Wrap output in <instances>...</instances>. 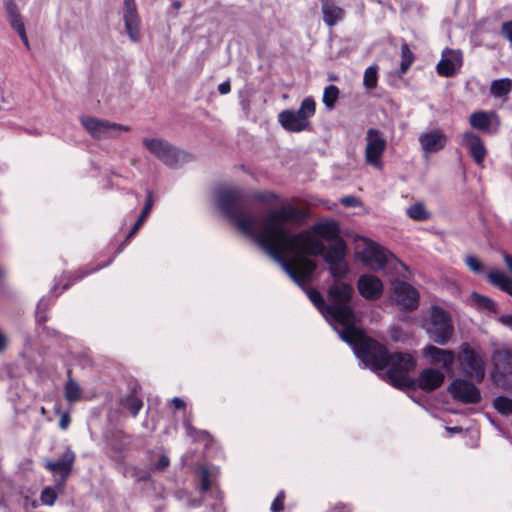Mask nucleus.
Here are the masks:
<instances>
[{"label": "nucleus", "mask_w": 512, "mask_h": 512, "mask_svg": "<svg viewBox=\"0 0 512 512\" xmlns=\"http://www.w3.org/2000/svg\"><path fill=\"white\" fill-rule=\"evenodd\" d=\"M217 206L242 233L253 238L306 291L311 302L326 318L325 307L328 304L321 293L305 288L317 268L316 262L307 256H322L335 279L349 272L346 261L348 247L339 236L337 222L315 223L309 229L292 234L287 225L300 217L298 208L293 205L282 206L259 218L246 208L243 193L236 188L219 190Z\"/></svg>", "instance_id": "f257e3e1"}, {"label": "nucleus", "mask_w": 512, "mask_h": 512, "mask_svg": "<svg viewBox=\"0 0 512 512\" xmlns=\"http://www.w3.org/2000/svg\"><path fill=\"white\" fill-rule=\"evenodd\" d=\"M356 356L375 371L388 370L385 375L389 382L397 388H411L414 386V379L408 373L415 369L416 360L409 353H389L388 350L377 341L365 334L351 346Z\"/></svg>", "instance_id": "f03ea898"}, {"label": "nucleus", "mask_w": 512, "mask_h": 512, "mask_svg": "<svg viewBox=\"0 0 512 512\" xmlns=\"http://www.w3.org/2000/svg\"><path fill=\"white\" fill-rule=\"evenodd\" d=\"M353 294V287L336 280L328 290V305L325 307L326 319L332 325L341 327L338 330L340 338L350 346L355 345L365 334L356 326L357 317L349 305Z\"/></svg>", "instance_id": "7ed1b4c3"}, {"label": "nucleus", "mask_w": 512, "mask_h": 512, "mask_svg": "<svg viewBox=\"0 0 512 512\" xmlns=\"http://www.w3.org/2000/svg\"><path fill=\"white\" fill-rule=\"evenodd\" d=\"M316 112V102L312 97H306L297 110H283L278 114L281 126L293 133H299L310 127V118Z\"/></svg>", "instance_id": "20e7f679"}, {"label": "nucleus", "mask_w": 512, "mask_h": 512, "mask_svg": "<svg viewBox=\"0 0 512 512\" xmlns=\"http://www.w3.org/2000/svg\"><path fill=\"white\" fill-rule=\"evenodd\" d=\"M142 143L152 155L165 165L173 168H176L191 159L188 153L160 138H144Z\"/></svg>", "instance_id": "39448f33"}, {"label": "nucleus", "mask_w": 512, "mask_h": 512, "mask_svg": "<svg viewBox=\"0 0 512 512\" xmlns=\"http://www.w3.org/2000/svg\"><path fill=\"white\" fill-rule=\"evenodd\" d=\"M427 332L434 342L445 345L451 339L454 327L449 314L438 306H433L430 311V321Z\"/></svg>", "instance_id": "423d86ee"}, {"label": "nucleus", "mask_w": 512, "mask_h": 512, "mask_svg": "<svg viewBox=\"0 0 512 512\" xmlns=\"http://www.w3.org/2000/svg\"><path fill=\"white\" fill-rule=\"evenodd\" d=\"M81 124L88 133L95 139L116 138L123 132H129L131 128L126 125L98 119L95 117L83 116Z\"/></svg>", "instance_id": "0eeeda50"}, {"label": "nucleus", "mask_w": 512, "mask_h": 512, "mask_svg": "<svg viewBox=\"0 0 512 512\" xmlns=\"http://www.w3.org/2000/svg\"><path fill=\"white\" fill-rule=\"evenodd\" d=\"M365 162L367 165L382 170V156L386 150L387 141L381 131L370 128L366 132Z\"/></svg>", "instance_id": "6e6552de"}, {"label": "nucleus", "mask_w": 512, "mask_h": 512, "mask_svg": "<svg viewBox=\"0 0 512 512\" xmlns=\"http://www.w3.org/2000/svg\"><path fill=\"white\" fill-rule=\"evenodd\" d=\"M392 298L397 305L405 310H414L419 304L418 291L403 281H395L393 283Z\"/></svg>", "instance_id": "1a4fd4ad"}, {"label": "nucleus", "mask_w": 512, "mask_h": 512, "mask_svg": "<svg viewBox=\"0 0 512 512\" xmlns=\"http://www.w3.org/2000/svg\"><path fill=\"white\" fill-rule=\"evenodd\" d=\"M389 252L382 246L372 241H367L366 246L360 252L363 264L371 270H380L387 263Z\"/></svg>", "instance_id": "9d476101"}, {"label": "nucleus", "mask_w": 512, "mask_h": 512, "mask_svg": "<svg viewBox=\"0 0 512 512\" xmlns=\"http://www.w3.org/2000/svg\"><path fill=\"white\" fill-rule=\"evenodd\" d=\"M74 460V452L67 449L57 461H47L45 463V467L48 470L54 475L60 476V478L56 480V487L60 491L64 488L65 482L72 471Z\"/></svg>", "instance_id": "9b49d317"}, {"label": "nucleus", "mask_w": 512, "mask_h": 512, "mask_svg": "<svg viewBox=\"0 0 512 512\" xmlns=\"http://www.w3.org/2000/svg\"><path fill=\"white\" fill-rule=\"evenodd\" d=\"M461 145L467 149L475 164L483 167L487 157V148L481 137L473 131H465L460 135Z\"/></svg>", "instance_id": "f8f14e48"}, {"label": "nucleus", "mask_w": 512, "mask_h": 512, "mask_svg": "<svg viewBox=\"0 0 512 512\" xmlns=\"http://www.w3.org/2000/svg\"><path fill=\"white\" fill-rule=\"evenodd\" d=\"M462 365L465 373L475 379L481 381L485 376V366L482 358L469 346L462 345Z\"/></svg>", "instance_id": "ddd939ff"}, {"label": "nucleus", "mask_w": 512, "mask_h": 512, "mask_svg": "<svg viewBox=\"0 0 512 512\" xmlns=\"http://www.w3.org/2000/svg\"><path fill=\"white\" fill-rule=\"evenodd\" d=\"M448 391L452 397L463 403H477L480 401V391L471 382L463 379H455L448 386Z\"/></svg>", "instance_id": "4468645a"}, {"label": "nucleus", "mask_w": 512, "mask_h": 512, "mask_svg": "<svg viewBox=\"0 0 512 512\" xmlns=\"http://www.w3.org/2000/svg\"><path fill=\"white\" fill-rule=\"evenodd\" d=\"M469 124L472 128L491 134L497 133L500 127V118L493 111H476L470 114Z\"/></svg>", "instance_id": "2eb2a0df"}, {"label": "nucleus", "mask_w": 512, "mask_h": 512, "mask_svg": "<svg viewBox=\"0 0 512 512\" xmlns=\"http://www.w3.org/2000/svg\"><path fill=\"white\" fill-rule=\"evenodd\" d=\"M462 66V53L459 50L445 49L437 64V72L444 77L453 76Z\"/></svg>", "instance_id": "dca6fc26"}, {"label": "nucleus", "mask_w": 512, "mask_h": 512, "mask_svg": "<svg viewBox=\"0 0 512 512\" xmlns=\"http://www.w3.org/2000/svg\"><path fill=\"white\" fill-rule=\"evenodd\" d=\"M444 374L434 368H426L419 374L418 378L414 380V386L426 392L433 391L440 387L444 382Z\"/></svg>", "instance_id": "f3484780"}, {"label": "nucleus", "mask_w": 512, "mask_h": 512, "mask_svg": "<svg viewBox=\"0 0 512 512\" xmlns=\"http://www.w3.org/2000/svg\"><path fill=\"white\" fill-rule=\"evenodd\" d=\"M419 142L426 153H435L442 150L447 143L446 135L439 129H433L422 133Z\"/></svg>", "instance_id": "a211bd4d"}, {"label": "nucleus", "mask_w": 512, "mask_h": 512, "mask_svg": "<svg viewBox=\"0 0 512 512\" xmlns=\"http://www.w3.org/2000/svg\"><path fill=\"white\" fill-rule=\"evenodd\" d=\"M359 293L366 299H378L383 291L381 280L374 275H362L357 283Z\"/></svg>", "instance_id": "6ab92c4d"}, {"label": "nucleus", "mask_w": 512, "mask_h": 512, "mask_svg": "<svg viewBox=\"0 0 512 512\" xmlns=\"http://www.w3.org/2000/svg\"><path fill=\"white\" fill-rule=\"evenodd\" d=\"M123 22L125 26V31L129 37V39L138 43L141 41V21L139 15L137 13L136 7L133 8H123Z\"/></svg>", "instance_id": "aec40b11"}, {"label": "nucleus", "mask_w": 512, "mask_h": 512, "mask_svg": "<svg viewBox=\"0 0 512 512\" xmlns=\"http://www.w3.org/2000/svg\"><path fill=\"white\" fill-rule=\"evenodd\" d=\"M423 355L431 361L438 363L443 369L449 371L455 361V354L451 350L441 349L433 345H428L423 349Z\"/></svg>", "instance_id": "412c9836"}, {"label": "nucleus", "mask_w": 512, "mask_h": 512, "mask_svg": "<svg viewBox=\"0 0 512 512\" xmlns=\"http://www.w3.org/2000/svg\"><path fill=\"white\" fill-rule=\"evenodd\" d=\"M492 361L498 373L505 375L512 371V351L508 348L497 349Z\"/></svg>", "instance_id": "4be33fe9"}, {"label": "nucleus", "mask_w": 512, "mask_h": 512, "mask_svg": "<svg viewBox=\"0 0 512 512\" xmlns=\"http://www.w3.org/2000/svg\"><path fill=\"white\" fill-rule=\"evenodd\" d=\"M322 14L323 21L329 27H332L343 18L344 11L339 6H336L332 2L325 0L322 1Z\"/></svg>", "instance_id": "5701e85b"}, {"label": "nucleus", "mask_w": 512, "mask_h": 512, "mask_svg": "<svg viewBox=\"0 0 512 512\" xmlns=\"http://www.w3.org/2000/svg\"><path fill=\"white\" fill-rule=\"evenodd\" d=\"M487 277L490 283L512 296V279L507 275L500 271H491Z\"/></svg>", "instance_id": "b1692460"}, {"label": "nucleus", "mask_w": 512, "mask_h": 512, "mask_svg": "<svg viewBox=\"0 0 512 512\" xmlns=\"http://www.w3.org/2000/svg\"><path fill=\"white\" fill-rule=\"evenodd\" d=\"M511 90L512 80L510 78L494 80L490 85V93L496 98L506 97Z\"/></svg>", "instance_id": "393cba45"}, {"label": "nucleus", "mask_w": 512, "mask_h": 512, "mask_svg": "<svg viewBox=\"0 0 512 512\" xmlns=\"http://www.w3.org/2000/svg\"><path fill=\"white\" fill-rule=\"evenodd\" d=\"M81 394L82 389L79 384L69 377L64 387L65 399L70 403H74L80 399Z\"/></svg>", "instance_id": "a878e982"}, {"label": "nucleus", "mask_w": 512, "mask_h": 512, "mask_svg": "<svg viewBox=\"0 0 512 512\" xmlns=\"http://www.w3.org/2000/svg\"><path fill=\"white\" fill-rule=\"evenodd\" d=\"M406 213L411 219L416 221H425L430 218V213L422 202L409 206Z\"/></svg>", "instance_id": "bb28decb"}, {"label": "nucleus", "mask_w": 512, "mask_h": 512, "mask_svg": "<svg viewBox=\"0 0 512 512\" xmlns=\"http://www.w3.org/2000/svg\"><path fill=\"white\" fill-rule=\"evenodd\" d=\"M471 301L478 307L486 311L496 312V304L490 298L477 292L471 294Z\"/></svg>", "instance_id": "cd10ccee"}, {"label": "nucleus", "mask_w": 512, "mask_h": 512, "mask_svg": "<svg viewBox=\"0 0 512 512\" xmlns=\"http://www.w3.org/2000/svg\"><path fill=\"white\" fill-rule=\"evenodd\" d=\"M339 97V89L335 85H329L324 89L323 103L327 109L332 110Z\"/></svg>", "instance_id": "c85d7f7f"}, {"label": "nucleus", "mask_w": 512, "mask_h": 512, "mask_svg": "<svg viewBox=\"0 0 512 512\" xmlns=\"http://www.w3.org/2000/svg\"><path fill=\"white\" fill-rule=\"evenodd\" d=\"M414 56L411 50L409 49V46L404 43L401 45V66L400 71L402 74L406 73V71L410 68L411 64L413 63Z\"/></svg>", "instance_id": "c756f323"}, {"label": "nucleus", "mask_w": 512, "mask_h": 512, "mask_svg": "<svg viewBox=\"0 0 512 512\" xmlns=\"http://www.w3.org/2000/svg\"><path fill=\"white\" fill-rule=\"evenodd\" d=\"M493 405L494 408L501 414H512V400L505 396H499L495 398Z\"/></svg>", "instance_id": "7c9ffc66"}, {"label": "nucleus", "mask_w": 512, "mask_h": 512, "mask_svg": "<svg viewBox=\"0 0 512 512\" xmlns=\"http://www.w3.org/2000/svg\"><path fill=\"white\" fill-rule=\"evenodd\" d=\"M124 406L133 416H136L141 410L143 403L137 396L130 395L124 400Z\"/></svg>", "instance_id": "2f4dec72"}, {"label": "nucleus", "mask_w": 512, "mask_h": 512, "mask_svg": "<svg viewBox=\"0 0 512 512\" xmlns=\"http://www.w3.org/2000/svg\"><path fill=\"white\" fill-rule=\"evenodd\" d=\"M56 489H58L56 486H55V488L48 486L42 490L41 496H40V500H41L42 504L47 505V506L54 505V503L57 499V496H58Z\"/></svg>", "instance_id": "473e14b6"}, {"label": "nucleus", "mask_w": 512, "mask_h": 512, "mask_svg": "<svg viewBox=\"0 0 512 512\" xmlns=\"http://www.w3.org/2000/svg\"><path fill=\"white\" fill-rule=\"evenodd\" d=\"M363 84L365 87L372 89L377 85V68L375 66L368 67L364 72Z\"/></svg>", "instance_id": "72a5a7b5"}, {"label": "nucleus", "mask_w": 512, "mask_h": 512, "mask_svg": "<svg viewBox=\"0 0 512 512\" xmlns=\"http://www.w3.org/2000/svg\"><path fill=\"white\" fill-rule=\"evenodd\" d=\"M465 263L467 265V267L474 273H482L483 272V265L481 263V261L473 256V255H468L466 258H465Z\"/></svg>", "instance_id": "f704fd0d"}, {"label": "nucleus", "mask_w": 512, "mask_h": 512, "mask_svg": "<svg viewBox=\"0 0 512 512\" xmlns=\"http://www.w3.org/2000/svg\"><path fill=\"white\" fill-rule=\"evenodd\" d=\"M7 13L8 20L12 28L22 22L20 14L17 12L16 8L13 5L8 7Z\"/></svg>", "instance_id": "c9c22d12"}, {"label": "nucleus", "mask_w": 512, "mask_h": 512, "mask_svg": "<svg viewBox=\"0 0 512 512\" xmlns=\"http://www.w3.org/2000/svg\"><path fill=\"white\" fill-rule=\"evenodd\" d=\"M284 492L281 491L278 493V495L276 496V498L274 499V501L272 502V505H271V510L272 512H280L284 509Z\"/></svg>", "instance_id": "e433bc0d"}, {"label": "nucleus", "mask_w": 512, "mask_h": 512, "mask_svg": "<svg viewBox=\"0 0 512 512\" xmlns=\"http://www.w3.org/2000/svg\"><path fill=\"white\" fill-rule=\"evenodd\" d=\"M152 206H153V194L151 191H148L147 201H146V203L143 207V210L141 212V215L139 217L142 218L143 220H146L147 216L149 215V213L152 209Z\"/></svg>", "instance_id": "4c0bfd02"}, {"label": "nucleus", "mask_w": 512, "mask_h": 512, "mask_svg": "<svg viewBox=\"0 0 512 512\" xmlns=\"http://www.w3.org/2000/svg\"><path fill=\"white\" fill-rule=\"evenodd\" d=\"M210 474H209V470L204 468L202 469L201 471V489L202 491H208L210 489Z\"/></svg>", "instance_id": "58836bf2"}, {"label": "nucleus", "mask_w": 512, "mask_h": 512, "mask_svg": "<svg viewBox=\"0 0 512 512\" xmlns=\"http://www.w3.org/2000/svg\"><path fill=\"white\" fill-rule=\"evenodd\" d=\"M340 203L347 207H358L361 202L357 197L346 196L340 199Z\"/></svg>", "instance_id": "ea45409f"}, {"label": "nucleus", "mask_w": 512, "mask_h": 512, "mask_svg": "<svg viewBox=\"0 0 512 512\" xmlns=\"http://www.w3.org/2000/svg\"><path fill=\"white\" fill-rule=\"evenodd\" d=\"M501 33L507 40L512 43V20L502 24Z\"/></svg>", "instance_id": "a19ab883"}, {"label": "nucleus", "mask_w": 512, "mask_h": 512, "mask_svg": "<svg viewBox=\"0 0 512 512\" xmlns=\"http://www.w3.org/2000/svg\"><path fill=\"white\" fill-rule=\"evenodd\" d=\"M57 413L60 415V420H59L60 429L66 430L69 427L70 422H71V418H70L69 414L67 412H60V411H57Z\"/></svg>", "instance_id": "79ce46f5"}, {"label": "nucleus", "mask_w": 512, "mask_h": 512, "mask_svg": "<svg viewBox=\"0 0 512 512\" xmlns=\"http://www.w3.org/2000/svg\"><path fill=\"white\" fill-rule=\"evenodd\" d=\"M169 463V458L165 455H162L156 464V469L159 471H163L169 466Z\"/></svg>", "instance_id": "37998d69"}, {"label": "nucleus", "mask_w": 512, "mask_h": 512, "mask_svg": "<svg viewBox=\"0 0 512 512\" xmlns=\"http://www.w3.org/2000/svg\"><path fill=\"white\" fill-rule=\"evenodd\" d=\"M218 91L220 94L225 95L231 91L230 80H226L218 85Z\"/></svg>", "instance_id": "c03bdc74"}, {"label": "nucleus", "mask_w": 512, "mask_h": 512, "mask_svg": "<svg viewBox=\"0 0 512 512\" xmlns=\"http://www.w3.org/2000/svg\"><path fill=\"white\" fill-rule=\"evenodd\" d=\"M144 221L145 220H143L142 218H140V217L138 218V220L136 221V223L130 230V232L127 236V240L131 239L138 232L139 228L141 227V225L143 224Z\"/></svg>", "instance_id": "a18cd8bd"}, {"label": "nucleus", "mask_w": 512, "mask_h": 512, "mask_svg": "<svg viewBox=\"0 0 512 512\" xmlns=\"http://www.w3.org/2000/svg\"><path fill=\"white\" fill-rule=\"evenodd\" d=\"M499 321L505 326L512 327V315H503L499 318Z\"/></svg>", "instance_id": "49530a36"}, {"label": "nucleus", "mask_w": 512, "mask_h": 512, "mask_svg": "<svg viewBox=\"0 0 512 512\" xmlns=\"http://www.w3.org/2000/svg\"><path fill=\"white\" fill-rule=\"evenodd\" d=\"M503 259H504V262H505L508 270L512 273V256H510L507 253H504L503 254Z\"/></svg>", "instance_id": "de8ad7c7"}, {"label": "nucleus", "mask_w": 512, "mask_h": 512, "mask_svg": "<svg viewBox=\"0 0 512 512\" xmlns=\"http://www.w3.org/2000/svg\"><path fill=\"white\" fill-rule=\"evenodd\" d=\"M172 403L173 405L175 406L176 409H182L185 407V403L182 399L178 398V397H174L172 399Z\"/></svg>", "instance_id": "09e8293b"}, {"label": "nucleus", "mask_w": 512, "mask_h": 512, "mask_svg": "<svg viewBox=\"0 0 512 512\" xmlns=\"http://www.w3.org/2000/svg\"><path fill=\"white\" fill-rule=\"evenodd\" d=\"M13 29L18 33L19 36L21 34L26 33L25 25H24L23 21L21 23L17 24L15 27H13Z\"/></svg>", "instance_id": "8fccbe9b"}, {"label": "nucleus", "mask_w": 512, "mask_h": 512, "mask_svg": "<svg viewBox=\"0 0 512 512\" xmlns=\"http://www.w3.org/2000/svg\"><path fill=\"white\" fill-rule=\"evenodd\" d=\"M7 345V337L0 332V352H2Z\"/></svg>", "instance_id": "3c124183"}, {"label": "nucleus", "mask_w": 512, "mask_h": 512, "mask_svg": "<svg viewBox=\"0 0 512 512\" xmlns=\"http://www.w3.org/2000/svg\"><path fill=\"white\" fill-rule=\"evenodd\" d=\"M20 38H21V40L23 41V43H24L25 47H26L27 49H30V43H29V40H28L27 34H26V33L21 34V35H20Z\"/></svg>", "instance_id": "603ef678"}, {"label": "nucleus", "mask_w": 512, "mask_h": 512, "mask_svg": "<svg viewBox=\"0 0 512 512\" xmlns=\"http://www.w3.org/2000/svg\"><path fill=\"white\" fill-rule=\"evenodd\" d=\"M136 7L134 0H124V8H133Z\"/></svg>", "instance_id": "864d4df0"}, {"label": "nucleus", "mask_w": 512, "mask_h": 512, "mask_svg": "<svg viewBox=\"0 0 512 512\" xmlns=\"http://www.w3.org/2000/svg\"><path fill=\"white\" fill-rule=\"evenodd\" d=\"M447 431L450 433H459L462 431L460 427H446Z\"/></svg>", "instance_id": "5fc2aeb1"}, {"label": "nucleus", "mask_w": 512, "mask_h": 512, "mask_svg": "<svg viewBox=\"0 0 512 512\" xmlns=\"http://www.w3.org/2000/svg\"><path fill=\"white\" fill-rule=\"evenodd\" d=\"M172 6H173L175 9H180V8H181V6H182V4H181V2H180L179 0H175V1H173Z\"/></svg>", "instance_id": "6e6d98bb"}, {"label": "nucleus", "mask_w": 512, "mask_h": 512, "mask_svg": "<svg viewBox=\"0 0 512 512\" xmlns=\"http://www.w3.org/2000/svg\"><path fill=\"white\" fill-rule=\"evenodd\" d=\"M186 430H187L188 434H192L193 428L191 427L190 424H187L186 425Z\"/></svg>", "instance_id": "4d7b16f0"}, {"label": "nucleus", "mask_w": 512, "mask_h": 512, "mask_svg": "<svg viewBox=\"0 0 512 512\" xmlns=\"http://www.w3.org/2000/svg\"><path fill=\"white\" fill-rule=\"evenodd\" d=\"M40 413H41L42 415H45V414H46V410H45V408H44V407H41V408H40Z\"/></svg>", "instance_id": "13d9d810"}, {"label": "nucleus", "mask_w": 512, "mask_h": 512, "mask_svg": "<svg viewBox=\"0 0 512 512\" xmlns=\"http://www.w3.org/2000/svg\"><path fill=\"white\" fill-rule=\"evenodd\" d=\"M259 199H260V200H267L268 198H266V197H260Z\"/></svg>", "instance_id": "bf43d9fd"}, {"label": "nucleus", "mask_w": 512, "mask_h": 512, "mask_svg": "<svg viewBox=\"0 0 512 512\" xmlns=\"http://www.w3.org/2000/svg\"><path fill=\"white\" fill-rule=\"evenodd\" d=\"M2 276V270L0 269V277Z\"/></svg>", "instance_id": "052dcab7"}]
</instances>
